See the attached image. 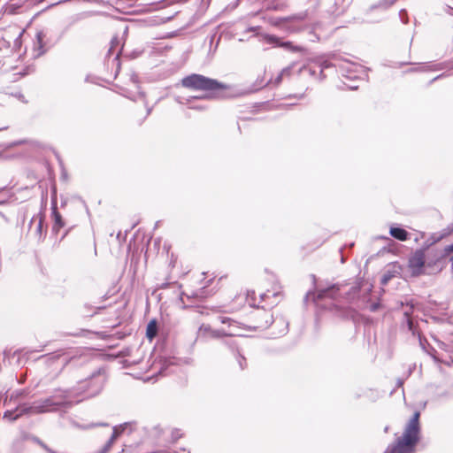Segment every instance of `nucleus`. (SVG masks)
I'll use <instances>...</instances> for the list:
<instances>
[{
	"mask_svg": "<svg viewBox=\"0 0 453 453\" xmlns=\"http://www.w3.org/2000/svg\"><path fill=\"white\" fill-rule=\"evenodd\" d=\"M19 6H17L16 4H10V5L7 7L6 12H9V13H11V14H15V13H18V12H19V11H18V9H19Z\"/></svg>",
	"mask_w": 453,
	"mask_h": 453,
	"instance_id": "23",
	"label": "nucleus"
},
{
	"mask_svg": "<svg viewBox=\"0 0 453 453\" xmlns=\"http://www.w3.org/2000/svg\"><path fill=\"white\" fill-rule=\"evenodd\" d=\"M19 352H20V350H19V349L15 350V351L13 352V356H15V355H19Z\"/></svg>",
	"mask_w": 453,
	"mask_h": 453,
	"instance_id": "44",
	"label": "nucleus"
},
{
	"mask_svg": "<svg viewBox=\"0 0 453 453\" xmlns=\"http://www.w3.org/2000/svg\"><path fill=\"white\" fill-rule=\"evenodd\" d=\"M139 96H140L141 97H143V96H144V94H143L142 92H139Z\"/></svg>",
	"mask_w": 453,
	"mask_h": 453,
	"instance_id": "45",
	"label": "nucleus"
},
{
	"mask_svg": "<svg viewBox=\"0 0 453 453\" xmlns=\"http://www.w3.org/2000/svg\"><path fill=\"white\" fill-rule=\"evenodd\" d=\"M34 441L37 442L43 449H45L48 453H51L54 451L50 448H49L43 441H42L39 438H34Z\"/></svg>",
	"mask_w": 453,
	"mask_h": 453,
	"instance_id": "22",
	"label": "nucleus"
},
{
	"mask_svg": "<svg viewBox=\"0 0 453 453\" xmlns=\"http://www.w3.org/2000/svg\"><path fill=\"white\" fill-rule=\"evenodd\" d=\"M10 356H11V350L5 349L4 351V360H5L6 358H9Z\"/></svg>",
	"mask_w": 453,
	"mask_h": 453,
	"instance_id": "35",
	"label": "nucleus"
},
{
	"mask_svg": "<svg viewBox=\"0 0 453 453\" xmlns=\"http://www.w3.org/2000/svg\"><path fill=\"white\" fill-rule=\"evenodd\" d=\"M444 252L446 255H449V254L453 253V243L446 246L444 249Z\"/></svg>",
	"mask_w": 453,
	"mask_h": 453,
	"instance_id": "26",
	"label": "nucleus"
},
{
	"mask_svg": "<svg viewBox=\"0 0 453 453\" xmlns=\"http://www.w3.org/2000/svg\"><path fill=\"white\" fill-rule=\"evenodd\" d=\"M379 307H380V303H374L371 304L370 311H376L379 309Z\"/></svg>",
	"mask_w": 453,
	"mask_h": 453,
	"instance_id": "32",
	"label": "nucleus"
},
{
	"mask_svg": "<svg viewBox=\"0 0 453 453\" xmlns=\"http://www.w3.org/2000/svg\"><path fill=\"white\" fill-rule=\"evenodd\" d=\"M181 86L185 89H190L194 92L198 91V74L193 73L181 80Z\"/></svg>",
	"mask_w": 453,
	"mask_h": 453,
	"instance_id": "12",
	"label": "nucleus"
},
{
	"mask_svg": "<svg viewBox=\"0 0 453 453\" xmlns=\"http://www.w3.org/2000/svg\"><path fill=\"white\" fill-rule=\"evenodd\" d=\"M15 417L14 415V411H6L4 413V418H7L11 421L12 420V418Z\"/></svg>",
	"mask_w": 453,
	"mask_h": 453,
	"instance_id": "24",
	"label": "nucleus"
},
{
	"mask_svg": "<svg viewBox=\"0 0 453 453\" xmlns=\"http://www.w3.org/2000/svg\"><path fill=\"white\" fill-rule=\"evenodd\" d=\"M174 99L178 104L186 107L184 114L187 119L192 118L191 111L196 113L198 110L197 95H189L187 92L182 91L179 95L175 96Z\"/></svg>",
	"mask_w": 453,
	"mask_h": 453,
	"instance_id": "7",
	"label": "nucleus"
},
{
	"mask_svg": "<svg viewBox=\"0 0 453 453\" xmlns=\"http://www.w3.org/2000/svg\"><path fill=\"white\" fill-rule=\"evenodd\" d=\"M228 333H224V332H220V331H215L213 332V335L214 336H220L222 334H227Z\"/></svg>",
	"mask_w": 453,
	"mask_h": 453,
	"instance_id": "37",
	"label": "nucleus"
},
{
	"mask_svg": "<svg viewBox=\"0 0 453 453\" xmlns=\"http://www.w3.org/2000/svg\"><path fill=\"white\" fill-rule=\"evenodd\" d=\"M157 332H158L157 322L156 319H151L148 323L147 328H146V336H147V338L151 341L152 339H154L157 336Z\"/></svg>",
	"mask_w": 453,
	"mask_h": 453,
	"instance_id": "16",
	"label": "nucleus"
},
{
	"mask_svg": "<svg viewBox=\"0 0 453 453\" xmlns=\"http://www.w3.org/2000/svg\"><path fill=\"white\" fill-rule=\"evenodd\" d=\"M268 41L272 43H275L279 47H282L286 50H289L292 51H300L302 50L301 47L294 46L290 42H281L280 39L276 36H269Z\"/></svg>",
	"mask_w": 453,
	"mask_h": 453,
	"instance_id": "14",
	"label": "nucleus"
},
{
	"mask_svg": "<svg viewBox=\"0 0 453 453\" xmlns=\"http://www.w3.org/2000/svg\"><path fill=\"white\" fill-rule=\"evenodd\" d=\"M408 327L409 330L411 331L413 334H415L414 324L411 319H408Z\"/></svg>",
	"mask_w": 453,
	"mask_h": 453,
	"instance_id": "29",
	"label": "nucleus"
},
{
	"mask_svg": "<svg viewBox=\"0 0 453 453\" xmlns=\"http://www.w3.org/2000/svg\"><path fill=\"white\" fill-rule=\"evenodd\" d=\"M85 359H86V357H71L66 364L71 365L73 366H77V365H82L84 363Z\"/></svg>",
	"mask_w": 453,
	"mask_h": 453,
	"instance_id": "21",
	"label": "nucleus"
},
{
	"mask_svg": "<svg viewBox=\"0 0 453 453\" xmlns=\"http://www.w3.org/2000/svg\"><path fill=\"white\" fill-rule=\"evenodd\" d=\"M337 290L338 288L335 286H332L331 288L319 291V293L316 296H313V300L316 305L320 306L321 304L319 303V302L322 301L323 299H334V294Z\"/></svg>",
	"mask_w": 453,
	"mask_h": 453,
	"instance_id": "11",
	"label": "nucleus"
},
{
	"mask_svg": "<svg viewBox=\"0 0 453 453\" xmlns=\"http://www.w3.org/2000/svg\"><path fill=\"white\" fill-rule=\"evenodd\" d=\"M107 376L104 368L100 367L93 371L84 380L78 381L77 385L68 390L73 391L72 398L74 396L81 397L80 400L76 401L79 403L81 400L92 398L98 395L106 382Z\"/></svg>",
	"mask_w": 453,
	"mask_h": 453,
	"instance_id": "1",
	"label": "nucleus"
},
{
	"mask_svg": "<svg viewBox=\"0 0 453 453\" xmlns=\"http://www.w3.org/2000/svg\"><path fill=\"white\" fill-rule=\"evenodd\" d=\"M25 142V141L23 140H20V141H17V142H14L12 146H17V145H20V144H23Z\"/></svg>",
	"mask_w": 453,
	"mask_h": 453,
	"instance_id": "39",
	"label": "nucleus"
},
{
	"mask_svg": "<svg viewBox=\"0 0 453 453\" xmlns=\"http://www.w3.org/2000/svg\"><path fill=\"white\" fill-rule=\"evenodd\" d=\"M396 0H384L383 1V4H381V5H385V6H391L392 4H394V3L395 2Z\"/></svg>",
	"mask_w": 453,
	"mask_h": 453,
	"instance_id": "31",
	"label": "nucleus"
},
{
	"mask_svg": "<svg viewBox=\"0 0 453 453\" xmlns=\"http://www.w3.org/2000/svg\"><path fill=\"white\" fill-rule=\"evenodd\" d=\"M239 365H240L241 369H244V367L246 365V362H245V358L243 357H240Z\"/></svg>",
	"mask_w": 453,
	"mask_h": 453,
	"instance_id": "33",
	"label": "nucleus"
},
{
	"mask_svg": "<svg viewBox=\"0 0 453 453\" xmlns=\"http://www.w3.org/2000/svg\"><path fill=\"white\" fill-rule=\"evenodd\" d=\"M398 273V272L396 270H388L385 272V273L383 274L382 278H381V280H380V283L381 285L385 286L388 283V281L395 276V274Z\"/></svg>",
	"mask_w": 453,
	"mask_h": 453,
	"instance_id": "19",
	"label": "nucleus"
},
{
	"mask_svg": "<svg viewBox=\"0 0 453 453\" xmlns=\"http://www.w3.org/2000/svg\"><path fill=\"white\" fill-rule=\"evenodd\" d=\"M132 81H133L134 83H137V76L133 75L132 76Z\"/></svg>",
	"mask_w": 453,
	"mask_h": 453,
	"instance_id": "41",
	"label": "nucleus"
},
{
	"mask_svg": "<svg viewBox=\"0 0 453 453\" xmlns=\"http://www.w3.org/2000/svg\"><path fill=\"white\" fill-rule=\"evenodd\" d=\"M360 288H361V287H360L359 284L352 287L351 289H350V292L349 293V295L357 293L360 290Z\"/></svg>",
	"mask_w": 453,
	"mask_h": 453,
	"instance_id": "28",
	"label": "nucleus"
},
{
	"mask_svg": "<svg viewBox=\"0 0 453 453\" xmlns=\"http://www.w3.org/2000/svg\"><path fill=\"white\" fill-rule=\"evenodd\" d=\"M282 77H283V75H281V74L280 73V74L277 76V78L275 79V81H274V84H275V85H279V84L281 82Z\"/></svg>",
	"mask_w": 453,
	"mask_h": 453,
	"instance_id": "34",
	"label": "nucleus"
},
{
	"mask_svg": "<svg viewBox=\"0 0 453 453\" xmlns=\"http://www.w3.org/2000/svg\"><path fill=\"white\" fill-rule=\"evenodd\" d=\"M52 219H53V226H52V232L57 234L62 227L65 226L64 219L61 216V214L58 211L57 208V202L55 199H52Z\"/></svg>",
	"mask_w": 453,
	"mask_h": 453,
	"instance_id": "10",
	"label": "nucleus"
},
{
	"mask_svg": "<svg viewBox=\"0 0 453 453\" xmlns=\"http://www.w3.org/2000/svg\"><path fill=\"white\" fill-rule=\"evenodd\" d=\"M38 219V224L36 226V229H35V233L36 234L38 235L39 239L42 238V233H43V220H44V216L41 213H38L36 215H35L32 219L30 220V223H29V226H31V225L33 224V222L35 220Z\"/></svg>",
	"mask_w": 453,
	"mask_h": 453,
	"instance_id": "17",
	"label": "nucleus"
},
{
	"mask_svg": "<svg viewBox=\"0 0 453 453\" xmlns=\"http://www.w3.org/2000/svg\"><path fill=\"white\" fill-rule=\"evenodd\" d=\"M399 14H400V17L403 19V16L406 14L405 10H402Z\"/></svg>",
	"mask_w": 453,
	"mask_h": 453,
	"instance_id": "40",
	"label": "nucleus"
},
{
	"mask_svg": "<svg viewBox=\"0 0 453 453\" xmlns=\"http://www.w3.org/2000/svg\"><path fill=\"white\" fill-rule=\"evenodd\" d=\"M73 391L72 390L56 389L50 396L37 400V407L35 409H37V412L40 414L69 409L73 404Z\"/></svg>",
	"mask_w": 453,
	"mask_h": 453,
	"instance_id": "3",
	"label": "nucleus"
},
{
	"mask_svg": "<svg viewBox=\"0 0 453 453\" xmlns=\"http://www.w3.org/2000/svg\"><path fill=\"white\" fill-rule=\"evenodd\" d=\"M411 308L409 311H404V315H405L406 317H409L410 312H411Z\"/></svg>",
	"mask_w": 453,
	"mask_h": 453,
	"instance_id": "43",
	"label": "nucleus"
},
{
	"mask_svg": "<svg viewBox=\"0 0 453 453\" xmlns=\"http://www.w3.org/2000/svg\"><path fill=\"white\" fill-rule=\"evenodd\" d=\"M0 216H1V217H2L5 221H8V219H7V218L4 216V213H2L1 211H0Z\"/></svg>",
	"mask_w": 453,
	"mask_h": 453,
	"instance_id": "42",
	"label": "nucleus"
},
{
	"mask_svg": "<svg viewBox=\"0 0 453 453\" xmlns=\"http://www.w3.org/2000/svg\"><path fill=\"white\" fill-rule=\"evenodd\" d=\"M37 403L34 402L31 405L21 404L16 410H19V413L16 414L15 417L12 418V421L17 420L22 415L39 414L37 412Z\"/></svg>",
	"mask_w": 453,
	"mask_h": 453,
	"instance_id": "13",
	"label": "nucleus"
},
{
	"mask_svg": "<svg viewBox=\"0 0 453 453\" xmlns=\"http://www.w3.org/2000/svg\"><path fill=\"white\" fill-rule=\"evenodd\" d=\"M419 412L416 411L407 424L404 432L396 443L388 447L385 453H413L419 440Z\"/></svg>",
	"mask_w": 453,
	"mask_h": 453,
	"instance_id": "2",
	"label": "nucleus"
},
{
	"mask_svg": "<svg viewBox=\"0 0 453 453\" xmlns=\"http://www.w3.org/2000/svg\"><path fill=\"white\" fill-rule=\"evenodd\" d=\"M122 50V43L121 40L118 36H114L110 44V49L108 50L109 55H113L116 52L115 58H118L119 56V53Z\"/></svg>",
	"mask_w": 453,
	"mask_h": 453,
	"instance_id": "15",
	"label": "nucleus"
},
{
	"mask_svg": "<svg viewBox=\"0 0 453 453\" xmlns=\"http://www.w3.org/2000/svg\"><path fill=\"white\" fill-rule=\"evenodd\" d=\"M202 297H203V293L200 291L199 298H202Z\"/></svg>",
	"mask_w": 453,
	"mask_h": 453,
	"instance_id": "47",
	"label": "nucleus"
},
{
	"mask_svg": "<svg viewBox=\"0 0 453 453\" xmlns=\"http://www.w3.org/2000/svg\"><path fill=\"white\" fill-rule=\"evenodd\" d=\"M219 320H220L221 323H226L227 321L230 320V319L226 318V317H219L218 318Z\"/></svg>",
	"mask_w": 453,
	"mask_h": 453,
	"instance_id": "36",
	"label": "nucleus"
},
{
	"mask_svg": "<svg viewBox=\"0 0 453 453\" xmlns=\"http://www.w3.org/2000/svg\"><path fill=\"white\" fill-rule=\"evenodd\" d=\"M226 87L215 80L200 75V99L225 96Z\"/></svg>",
	"mask_w": 453,
	"mask_h": 453,
	"instance_id": "6",
	"label": "nucleus"
},
{
	"mask_svg": "<svg viewBox=\"0 0 453 453\" xmlns=\"http://www.w3.org/2000/svg\"><path fill=\"white\" fill-rule=\"evenodd\" d=\"M62 35L51 27H45L38 31L35 35V57H41L49 49L56 45L61 40Z\"/></svg>",
	"mask_w": 453,
	"mask_h": 453,
	"instance_id": "5",
	"label": "nucleus"
},
{
	"mask_svg": "<svg viewBox=\"0 0 453 453\" xmlns=\"http://www.w3.org/2000/svg\"><path fill=\"white\" fill-rule=\"evenodd\" d=\"M73 426L76 428H79V429H82V430H88V429H92L96 426H108L107 424L105 423H100V424H96V423H90V424H88V425H81L77 422H73Z\"/></svg>",
	"mask_w": 453,
	"mask_h": 453,
	"instance_id": "20",
	"label": "nucleus"
},
{
	"mask_svg": "<svg viewBox=\"0 0 453 453\" xmlns=\"http://www.w3.org/2000/svg\"><path fill=\"white\" fill-rule=\"evenodd\" d=\"M150 111H151V109H150V108H149V109L147 110V115H149V114L150 113Z\"/></svg>",
	"mask_w": 453,
	"mask_h": 453,
	"instance_id": "46",
	"label": "nucleus"
},
{
	"mask_svg": "<svg viewBox=\"0 0 453 453\" xmlns=\"http://www.w3.org/2000/svg\"><path fill=\"white\" fill-rule=\"evenodd\" d=\"M128 423H124L119 426H115L112 428V434L110 437V439L107 441V442L104 445V447L96 451V453H108L110 449H111L113 443L117 440V438L125 431L127 426H128Z\"/></svg>",
	"mask_w": 453,
	"mask_h": 453,
	"instance_id": "8",
	"label": "nucleus"
},
{
	"mask_svg": "<svg viewBox=\"0 0 453 453\" xmlns=\"http://www.w3.org/2000/svg\"><path fill=\"white\" fill-rule=\"evenodd\" d=\"M123 35H125L127 33L128 27L127 26L124 25L123 27L120 28Z\"/></svg>",
	"mask_w": 453,
	"mask_h": 453,
	"instance_id": "38",
	"label": "nucleus"
},
{
	"mask_svg": "<svg viewBox=\"0 0 453 453\" xmlns=\"http://www.w3.org/2000/svg\"><path fill=\"white\" fill-rule=\"evenodd\" d=\"M291 69H292V66H288V67H286L284 68L281 72H280V74L285 76V75H289L290 74V72H291Z\"/></svg>",
	"mask_w": 453,
	"mask_h": 453,
	"instance_id": "27",
	"label": "nucleus"
},
{
	"mask_svg": "<svg viewBox=\"0 0 453 453\" xmlns=\"http://www.w3.org/2000/svg\"><path fill=\"white\" fill-rule=\"evenodd\" d=\"M21 33L19 36L14 40V48L19 49L21 47Z\"/></svg>",
	"mask_w": 453,
	"mask_h": 453,
	"instance_id": "25",
	"label": "nucleus"
},
{
	"mask_svg": "<svg viewBox=\"0 0 453 453\" xmlns=\"http://www.w3.org/2000/svg\"><path fill=\"white\" fill-rule=\"evenodd\" d=\"M180 303L182 309L196 308L198 304V296L196 293L188 295L182 292L180 296Z\"/></svg>",
	"mask_w": 453,
	"mask_h": 453,
	"instance_id": "9",
	"label": "nucleus"
},
{
	"mask_svg": "<svg viewBox=\"0 0 453 453\" xmlns=\"http://www.w3.org/2000/svg\"><path fill=\"white\" fill-rule=\"evenodd\" d=\"M199 330H200V332L203 331L204 334H207L210 330V327L207 326L202 325V326H200Z\"/></svg>",
	"mask_w": 453,
	"mask_h": 453,
	"instance_id": "30",
	"label": "nucleus"
},
{
	"mask_svg": "<svg viewBox=\"0 0 453 453\" xmlns=\"http://www.w3.org/2000/svg\"><path fill=\"white\" fill-rule=\"evenodd\" d=\"M437 261H439V258L435 261L429 260L424 250H418L410 257L409 267L411 271V274L414 276L425 273L431 274L435 270H440L437 265Z\"/></svg>",
	"mask_w": 453,
	"mask_h": 453,
	"instance_id": "4",
	"label": "nucleus"
},
{
	"mask_svg": "<svg viewBox=\"0 0 453 453\" xmlns=\"http://www.w3.org/2000/svg\"><path fill=\"white\" fill-rule=\"evenodd\" d=\"M390 234L399 241H406L409 235L407 231L400 227H391Z\"/></svg>",
	"mask_w": 453,
	"mask_h": 453,
	"instance_id": "18",
	"label": "nucleus"
}]
</instances>
